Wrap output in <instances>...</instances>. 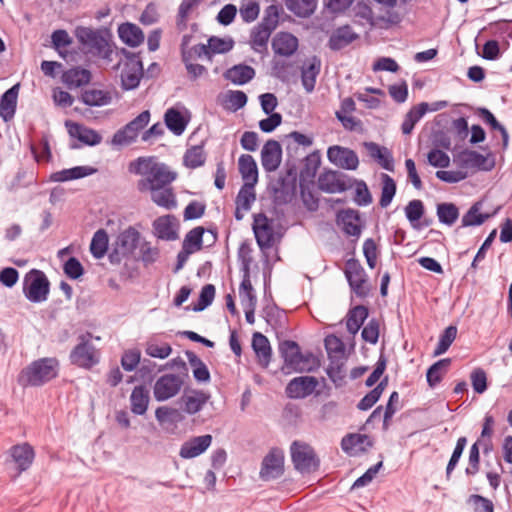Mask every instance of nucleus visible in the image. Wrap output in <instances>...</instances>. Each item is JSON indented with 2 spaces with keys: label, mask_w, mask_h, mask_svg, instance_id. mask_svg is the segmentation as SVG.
Returning a JSON list of instances; mask_svg holds the SVG:
<instances>
[{
  "label": "nucleus",
  "mask_w": 512,
  "mask_h": 512,
  "mask_svg": "<svg viewBox=\"0 0 512 512\" xmlns=\"http://www.w3.org/2000/svg\"><path fill=\"white\" fill-rule=\"evenodd\" d=\"M238 164L244 183L256 185L258 182V168L254 158L249 154H243L239 157Z\"/></svg>",
  "instance_id": "37"
},
{
  "label": "nucleus",
  "mask_w": 512,
  "mask_h": 512,
  "mask_svg": "<svg viewBox=\"0 0 512 512\" xmlns=\"http://www.w3.org/2000/svg\"><path fill=\"white\" fill-rule=\"evenodd\" d=\"M164 121L167 128L175 135L180 136L184 133L188 120L174 108H169L164 115Z\"/></svg>",
  "instance_id": "40"
},
{
  "label": "nucleus",
  "mask_w": 512,
  "mask_h": 512,
  "mask_svg": "<svg viewBox=\"0 0 512 512\" xmlns=\"http://www.w3.org/2000/svg\"><path fill=\"white\" fill-rule=\"evenodd\" d=\"M318 385L313 376H300L293 378L286 386V394L292 399H302L311 395Z\"/></svg>",
  "instance_id": "17"
},
{
  "label": "nucleus",
  "mask_w": 512,
  "mask_h": 512,
  "mask_svg": "<svg viewBox=\"0 0 512 512\" xmlns=\"http://www.w3.org/2000/svg\"><path fill=\"white\" fill-rule=\"evenodd\" d=\"M131 411L136 415L146 413L149 404V391L143 386L134 387L130 395Z\"/></svg>",
  "instance_id": "36"
},
{
  "label": "nucleus",
  "mask_w": 512,
  "mask_h": 512,
  "mask_svg": "<svg viewBox=\"0 0 512 512\" xmlns=\"http://www.w3.org/2000/svg\"><path fill=\"white\" fill-rule=\"evenodd\" d=\"M211 443L212 436L210 434L192 437L181 445L179 456L183 459L195 458L204 453Z\"/></svg>",
  "instance_id": "19"
},
{
  "label": "nucleus",
  "mask_w": 512,
  "mask_h": 512,
  "mask_svg": "<svg viewBox=\"0 0 512 512\" xmlns=\"http://www.w3.org/2000/svg\"><path fill=\"white\" fill-rule=\"evenodd\" d=\"M75 36L88 53L107 62L112 61L113 46L107 35L89 27L79 26L75 29Z\"/></svg>",
  "instance_id": "2"
},
{
  "label": "nucleus",
  "mask_w": 512,
  "mask_h": 512,
  "mask_svg": "<svg viewBox=\"0 0 512 512\" xmlns=\"http://www.w3.org/2000/svg\"><path fill=\"white\" fill-rule=\"evenodd\" d=\"M129 172L142 175L138 180L139 192L152 191L170 185L176 179V173L164 163L153 162L151 158L139 157L129 164Z\"/></svg>",
  "instance_id": "1"
},
{
  "label": "nucleus",
  "mask_w": 512,
  "mask_h": 512,
  "mask_svg": "<svg viewBox=\"0 0 512 512\" xmlns=\"http://www.w3.org/2000/svg\"><path fill=\"white\" fill-rule=\"evenodd\" d=\"M321 164V155L318 150L311 152L304 159L303 168L300 171L301 179H312L315 177Z\"/></svg>",
  "instance_id": "49"
},
{
  "label": "nucleus",
  "mask_w": 512,
  "mask_h": 512,
  "mask_svg": "<svg viewBox=\"0 0 512 512\" xmlns=\"http://www.w3.org/2000/svg\"><path fill=\"white\" fill-rule=\"evenodd\" d=\"M424 204L421 200H411L405 207V215L414 229H420L419 220L424 215Z\"/></svg>",
  "instance_id": "52"
},
{
  "label": "nucleus",
  "mask_w": 512,
  "mask_h": 512,
  "mask_svg": "<svg viewBox=\"0 0 512 512\" xmlns=\"http://www.w3.org/2000/svg\"><path fill=\"white\" fill-rule=\"evenodd\" d=\"M240 16L245 23L255 21L260 12L259 3L256 0H243L240 5Z\"/></svg>",
  "instance_id": "59"
},
{
  "label": "nucleus",
  "mask_w": 512,
  "mask_h": 512,
  "mask_svg": "<svg viewBox=\"0 0 512 512\" xmlns=\"http://www.w3.org/2000/svg\"><path fill=\"white\" fill-rule=\"evenodd\" d=\"M396 193V183L388 174H382V191L379 205L386 208L392 202Z\"/></svg>",
  "instance_id": "53"
},
{
  "label": "nucleus",
  "mask_w": 512,
  "mask_h": 512,
  "mask_svg": "<svg viewBox=\"0 0 512 512\" xmlns=\"http://www.w3.org/2000/svg\"><path fill=\"white\" fill-rule=\"evenodd\" d=\"M291 459L294 467L301 473H310L319 468V460L311 446L294 441L291 444Z\"/></svg>",
  "instance_id": "9"
},
{
  "label": "nucleus",
  "mask_w": 512,
  "mask_h": 512,
  "mask_svg": "<svg viewBox=\"0 0 512 512\" xmlns=\"http://www.w3.org/2000/svg\"><path fill=\"white\" fill-rule=\"evenodd\" d=\"M457 336V328L455 326H448L439 337L438 344L433 352V356L444 354Z\"/></svg>",
  "instance_id": "55"
},
{
  "label": "nucleus",
  "mask_w": 512,
  "mask_h": 512,
  "mask_svg": "<svg viewBox=\"0 0 512 512\" xmlns=\"http://www.w3.org/2000/svg\"><path fill=\"white\" fill-rule=\"evenodd\" d=\"M320 71L321 60L317 56H313L304 62L301 68V82L307 93L314 91Z\"/></svg>",
  "instance_id": "21"
},
{
  "label": "nucleus",
  "mask_w": 512,
  "mask_h": 512,
  "mask_svg": "<svg viewBox=\"0 0 512 512\" xmlns=\"http://www.w3.org/2000/svg\"><path fill=\"white\" fill-rule=\"evenodd\" d=\"M145 353L153 358L165 359L172 353V347L168 343L158 344L156 342H147Z\"/></svg>",
  "instance_id": "64"
},
{
  "label": "nucleus",
  "mask_w": 512,
  "mask_h": 512,
  "mask_svg": "<svg viewBox=\"0 0 512 512\" xmlns=\"http://www.w3.org/2000/svg\"><path fill=\"white\" fill-rule=\"evenodd\" d=\"M484 445V450L487 452L490 443H483L482 440H477L470 448L469 451V466L465 469L467 475H475L479 471L480 454L479 445Z\"/></svg>",
  "instance_id": "56"
},
{
  "label": "nucleus",
  "mask_w": 512,
  "mask_h": 512,
  "mask_svg": "<svg viewBox=\"0 0 512 512\" xmlns=\"http://www.w3.org/2000/svg\"><path fill=\"white\" fill-rule=\"evenodd\" d=\"M50 282L46 274L38 269H31L23 279V294L32 303H42L48 299Z\"/></svg>",
  "instance_id": "4"
},
{
  "label": "nucleus",
  "mask_w": 512,
  "mask_h": 512,
  "mask_svg": "<svg viewBox=\"0 0 512 512\" xmlns=\"http://www.w3.org/2000/svg\"><path fill=\"white\" fill-rule=\"evenodd\" d=\"M284 472V454L281 450L273 448L263 458L259 477L263 481H270L282 476Z\"/></svg>",
  "instance_id": "13"
},
{
  "label": "nucleus",
  "mask_w": 512,
  "mask_h": 512,
  "mask_svg": "<svg viewBox=\"0 0 512 512\" xmlns=\"http://www.w3.org/2000/svg\"><path fill=\"white\" fill-rule=\"evenodd\" d=\"M298 48V39L289 32H279L272 40V49L275 54L289 57Z\"/></svg>",
  "instance_id": "23"
},
{
  "label": "nucleus",
  "mask_w": 512,
  "mask_h": 512,
  "mask_svg": "<svg viewBox=\"0 0 512 512\" xmlns=\"http://www.w3.org/2000/svg\"><path fill=\"white\" fill-rule=\"evenodd\" d=\"M318 0H286V7L298 17L311 16L317 8Z\"/></svg>",
  "instance_id": "44"
},
{
  "label": "nucleus",
  "mask_w": 512,
  "mask_h": 512,
  "mask_svg": "<svg viewBox=\"0 0 512 512\" xmlns=\"http://www.w3.org/2000/svg\"><path fill=\"white\" fill-rule=\"evenodd\" d=\"M367 443L368 446H372V442L369 436L358 433H350L345 435L341 440V448L344 452L349 453L354 448L358 447L363 443Z\"/></svg>",
  "instance_id": "58"
},
{
  "label": "nucleus",
  "mask_w": 512,
  "mask_h": 512,
  "mask_svg": "<svg viewBox=\"0 0 512 512\" xmlns=\"http://www.w3.org/2000/svg\"><path fill=\"white\" fill-rule=\"evenodd\" d=\"M10 452L20 472L27 470L31 466L35 456L32 446L28 443L15 445L11 448Z\"/></svg>",
  "instance_id": "32"
},
{
  "label": "nucleus",
  "mask_w": 512,
  "mask_h": 512,
  "mask_svg": "<svg viewBox=\"0 0 512 512\" xmlns=\"http://www.w3.org/2000/svg\"><path fill=\"white\" fill-rule=\"evenodd\" d=\"M242 271L243 276L239 287V296L241 299V303L242 305L257 304V297L250 280L249 261H245L244 268L242 269Z\"/></svg>",
  "instance_id": "35"
},
{
  "label": "nucleus",
  "mask_w": 512,
  "mask_h": 512,
  "mask_svg": "<svg viewBox=\"0 0 512 512\" xmlns=\"http://www.w3.org/2000/svg\"><path fill=\"white\" fill-rule=\"evenodd\" d=\"M160 257V250L158 247L151 245L150 242H143L140 245V259L144 266L154 264Z\"/></svg>",
  "instance_id": "62"
},
{
  "label": "nucleus",
  "mask_w": 512,
  "mask_h": 512,
  "mask_svg": "<svg viewBox=\"0 0 512 512\" xmlns=\"http://www.w3.org/2000/svg\"><path fill=\"white\" fill-rule=\"evenodd\" d=\"M18 93L19 84H15L5 91L0 98V117L5 122L10 121L15 115Z\"/></svg>",
  "instance_id": "26"
},
{
  "label": "nucleus",
  "mask_w": 512,
  "mask_h": 512,
  "mask_svg": "<svg viewBox=\"0 0 512 512\" xmlns=\"http://www.w3.org/2000/svg\"><path fill=\"white\" fill-rule=\"evenodd\" d=\"M253 232L261 250L270 249L274 245V227L272 221L264 214L254 217Z\"/></svg>",
  "instance_id": "15"
},
{
  "label": "nucleus",
  "mask_w": 512,
  "mask_h": 512,
  "mask_svg": "<svg viewBox=\"0 0 512 512\" xmlns=\"http://www.w3.org/2000/svg\"><path fill=\"white\" fill-rule=\"evenodd\" d=\"M121 54L127 59L121 73V82L124 90H133L138 87L143 75V64L140 54L132 53L124 48Z\"/></svg>",
  "instance_id": "10"
},
{
  "label": "nucleus",
  "mask_w": 512,
  "mask_h": 512,
  "mask_svg": "<svg viewBox=\"0 0 512 512\" xmlns=\"http://www.w3.org/2000/svg\"><path fill=\"white\" fill-rule=\"evenodd\" d=\"M223 77L235 85H244L255 77V70L249 65L237 64L227 69Z\"/></svg>",
  "instance_id": "27"
},
{
  "label": "nucleus",
  "mask_w": 512,
  "mask_h": 512,
  "mask_svg": "<svg viewBox=\"0 0 512 512\" xmlns=\"http://www.w3.org/2000/svg\"><path fill=\"white\" fill-rule=\"evenodd\" d=\"M252 348L258 358V363L262 367H268L272 356L268 338L260 332H255L252 337Z\"/></svg>",
  "instance_id": "29"
},
{
  "label": "nucleus",
  "mask_w": 512,
  "mask_h": 512,
  "mask_svg": "<svg viewBox=\"0 0 512 512\" xmlns=\"http://www.w3.org/2000/svg\"><path fill=\"white\" fill-rule=\"evenodd\" d=\"M183 384L184 380L181 375L164 374L156 380L153 386L154 398L159 402L173 398L180 392Z\"/></svg>",
  "instance_id": "12"
},
{
  "label": "nucleus",
  "mask_w": 512,
  "mask_h": 512,
  "mask_svg": "<svg viewBox=\"0 0 512 512\" xmlns=\"http://www.w3.org/2000/svg\"><path fill=\"white\" fill-rule=\"evenodd\" d=\"M429 109V104L426 102H421L420 104L412 107L407 114L401 125L402 133L405 135L410 134L414 126L420 119L426 114Z\"/></svg>",
  "instance_id": "38"
},
{
  "label": "nucleus",
  "mask_w": 512,
  "mask_h": 512,
  "mask_svg": "<svg viewBox=\"0 0 512 512\" xmlns=\"http://www.w3.org/2000/svg\"><path fill=\"white\" fill-rule=\"evenodd\" d=\"M69 358L73 365L85 369H90L99 363V352L92 344L91 333L78 336V344L72 349Z\"/></svg>",
  "instance_id": "5"
},
{
  "label": "nucleus",
  "mask_w": 512,
  "mask_h": 512,
  "mask_svg": "<svg viewBox=\"0 0 512 512\" xmlns=\"http://www.w3.org/2000/svg\"><path fill=\"white\" fill-rule=\"evenodd\" d=\"M66 126L68 127L69 134L85 145L96 146L102 140V136L94 129L69 121L66 122Z\"/></svg>",
  "instance_id": "24"
},
{
  "label": "nucleus",
  "mask_w": 512,
  "mask_h": 512,
  "mask_svg": "<svg viewBox=\"0 0 512 512\" xmlns=\"http://www.w3.org/2000/svg\"><path fill=\"white\" fill-rule=\"evenodd\" d=\"M279 354L284 360L282 370L285 373L303 372L309 370V354L301 352L297 342L284 340L279 343Z\"/></svg>",
  "instance_id": "7"
},
{
  "label": "nucleus",
  "mask_w": 512,
  "mask_h": 512,
  "mask_svg": "<svg viewBox=\"0 0 512 512\" xmlns=\"http://www.w3.org/2000/svg\"><path fill=\"white\" fill-rule=\"evenodd\" d=\"M450 364V358H443L438 360L428 368L426 373V379L430 387L433 388L441 382L443 376L447 373Z\"/></svg>",
  "instance_id": "42"
},
{
  "label": "nucleus",
  "mask_w": 512,
  "mask_h": 512,
  "mask_svg": "<svg viewBox=\"0 0 512 512\" xmlns=\"http://www.w3.org/2000/svg\"><path fill=\"white\" fill-rule=\"evenodd\" d=\"M254 186L253 183H244L236 196V205L245 212L251 209L256 200Z\"/></svg>",
  "instance_id": "48"
},
{
  "label": "nucleus",
  "mask_w": 512,
  "mask_h": 512,
  "mask_svg": "<svg viewBox=\"0 0 512 512\" xmlns=\"http://www.w3.org/2000/svg\"><path fill=\"white\" fill-rule=\"evenodd\" d=\"M80 99L87 106L101 107L110 104L112 96L109 91L93 88L84 90Z\"/></svg>",
  "instance_id": "34"
},
{
  "label": "nucleus",
  "mask_w": 512,
  "mask_h": 512,
  "mask_svg": "<svg viewBox=\"0 0 512 512\" xmlns=\"http://www.w3.org/2000/svg\"><path fill=\"white\" fill-rule=\"evenodd\" d=\"M324 345L329 361L337 362L339 359H345V345L339 337L333 334L326 336Z\"/></svg>",
  "instance_id": "46"
},
{
  "label": "nucleus",
  "mask_w": 512,
  "mask_h": 512,
  "mask_svg": "<svg viewBox=\"0 0 512 512\" xmlns=\"http://www.w3.org/2000/svg\"><path fill=\"white\" fill-rule=\"evenodd\" d=\"M338 220L342 224L343 232L349 236L359 237L361 225L359 212L353 209L342 210L338 213Z\"/></svg>",
  "instance_id": "28"
},
{
  "label": "nucleus",
  "mask_w": 512,
  "mask_h": 512,
  "mask_svg": "<svg viewBox=\"0 0 512 512\" xmlns=\"http://www.w3.org/2000/svg\"><path fill=\"white\" fill-rule=\"evenodd\" d=\"M119 38L130 47H137L144 41L142 30L133 23H123L118 28Z\"/></svg>",
  "instance_id": "31"
},
{
  "label": "nucleus",
  "mask_w": 512,
  "mask_h": 512,
  "mask_svg": "<svg viewBox=\"0 0 512 512\" xmlns=\"http://www.w3.org/2000/svg\"><path fill=\"white\" fill-rule=\"evenodd\" d=\"M436 213L439 222L448 226H452L459 217V209L453 203L438 204Z\"/></svg>",
  "instance_id": "50"
},
{
  "label": "nucleus",
  "mask_w": 512,
  "mask_h": 512,
  "mask_svg": "<svg viewBox=\"0 0 512 512\" xmlns=\"http://www.w3.org/2000/svg\"><path fill=\"white\" fill-rule=\"evenodd\" d=\"M282 160V148L278 141L268 140L261 151V164L266 172L277 170Z\"/></svg>",
  "instance_id": "18"
},
{
  "label": "nucleus",
  "mask_w": 512,
  "mask_h": 512,
  "mask_svg": "<svg viewBox=\"0 0 512 512\" xmlns=\"http://www.w3.org/2000/svg\"><path fill=\"white\" fill-rule=\"evenodd\" d=\"M149 192L151 194V200L157 206L166 210H173L177 207L176 195L173 191V188L171 187V184Z\"/></svg>",
  "instance_id": "30"
},
{
  "label": "nucleus",
  "mask_w": 512,
  "mask_h": 512,
  "mask_svg": "<svg viewBox=\"0 0 512 512\" xmlns=\"http://www.w3.org/2000/svg\"><path fill=\"white\" fill-rule=\"evenodd\" d=\"M358 38L359 35L350 25H343L332 32L328 40V47L332 51H339L353 43Z\"/></svg>",
  "instance_id": "20"
},
{
  "label": "nucleus",
  "mask_w": 512,
  "mask_h": 512,
  "mask_svg": "<svg viewBox=\"0 0 512 512\" xmlns=\"http://www.w3.org/2000/svg\"><path fill=\"white\" fill-rule=\"evenodd\" d=\"M328 160L335 166L345 170H356L359 166V158L356 152L350 148L334 145L327 150Z\"/></svg>",
  "instance_id": "14"
},
{
  "label": "nucleus",
  "mask_w": 512,
  "mask_h": 512,
  "mask_svg": "<svg viewBox=\"0 0 512 512\" xmlns=\"http://www.w3.org/2000/svg\"><path fill=\"white\" fill-rule=\"evenodd\" d=\"M215 286L212 284H206L202 287L198 301L193 306V311L200 312L206 309L214 300L215 297Z\"/></svg>",
  "instance_id": "60"
},
{
  "label": "nucleus",
  "mask_w": 512,
  "mask_h": 512,
  "mask_svg": "<svg viewBox=\"0 0 512 512\" xmlns=\"http://www.w3.org/2000/svg\"><path fill=\"white\" fill-rule=\"evenodd\" d=\"M59 362L56 358L46 357L32 362L22 373L20 381L24 385L41 386L58 375Z\"/></svg>",
  "instance_id": "3"
},
{
  "label": "nucleus",
  "mask_w": 512,
  "mask_h": 512,
  "mask_svg": "<svg viewBox=\"0 0 512 512\" xmlns=\"http://www.w3.org/2000/svg\"><path fill=\"white\" fill-rule=\"evenodd\" d=\"M318 188L325 193H342L352 187L351 179L340 171L325 170L317 180Z\"/></svg>",
  "instance_id": "11"
},
{
  "label": "nucleus",
  "mask_w": 512,
  "mask_h": 512,
  "mask_svg": "<svg viewBox=\"0 0 512 512\" xmlns=\"http://www.w3.org/2000/svg\"><path fill=\"white\" fill-rule=\"evenodd\" d=\"M247 95L240 90H229L225 95V103L232 111H237L247 104Z\"/></svg>",
  "instance_id": "63"
},
{
  "label": "nucleus",
  "mask_w": 512,
  "mask_h": 512,
  "mask_svg": "<svg viewBox=\"0 0 512 512\" xmlns=\"http://www.w3.org/2000/svg\"><path fill=\"white\" fill-rule=\"evenodd\" d=\"M109 247V237L105 229H98L91 240L90 252L95 259H101L105 256Z\"/></svg>",
  "instance_id": "43"
},
{
  "label": "nucleus",
  "mask_w": 512,
  "mask_h": 512,
  "mask_svg": "<svg viewBox=\"0 0 512 512\" xmlns=\"http://www.w3.org/2000/svg\"><path fill=\"white\" fill-rule=\"evenodd\" d=\"M272 32L258 24L252 29L250 34V44L252 49L257 53L267 51V44Z\"/></svg>",
  "instance_id": "45"
},
{
  "label": "nucleus",
  "mask_w": 512,
  "mask_h": 512,
  "mask_svg": "<svg viewBox=\"0 0 512 512\" xmlns=\"http://www.w3.org/2000/svg\"><path fill=\"white\" fill-rule=\"evenodd\" d=\"M481 208V202L474 203L462 216L461 226L470 227L482 225L489 218V214L481 213Z\"/></svg>",
  "instance_id": "47"
},
{
  "label": "nucleus",
  "mask_w": 512,
  "mask_h": 512,
  "mask_svg": "<svg viewBox=\"0 0 512 512\" xmlns=\"http://www.w3.org/2000/svg\"><path fill=\"white\" fill-rule=\"evenodd\" d=\"M368 314V308L363 305L355 306L349 310L346 321L348 332L355 335L368 317Z\"/></svg>",
  "instance_id": "41"
},
{
  "label": "nucleus",
  "mask_w": 512,
  "mask_h": 512,
  "mask_svg": "<svg viewBox=\"0 0 512 512\" xmlns=\"http://www.w3.org/2000/svg\"><path fill=\"white\" fill-rule=\"evenodd\" d=\"M205 229L203 227H195L191 229L184 237L182 246L188 248L189 251L195 253L202 249L203 234Z\"/></svg>",
  "instance_id": "51"
},
{
  "label": "nucleus",
  "mask_w": 512,
  "mask_h": 512,
  "mask_svg": "<svg viewBox=\"0 0 512 512\" xmlns=\"http://www.w3.org/2000/svg\"><path fill=\"white\" fill-rule=\"evenodd\" d=\"M363 146L370 157L376 160L383 169L390 172L394 170V159L388 148L380 146L375 142H364Z\"/></svg>",
  "instance_id": "25"
},
{
  "label": "nucleus",
  "mask_w": 512,
  "mask_h": 512,
  "mask_svg": "<svg viewBox=\"0 0 512 512\" xmlns=\"http://www.w3.org/2000/svg\"><path fill=\"white\" fill-rule=\"evenodd\" d=\"M208 395L199 392L196 395L183 397L184 410L188 414H196L199 412L205 403L208 401Z\"/></svg>",
  "instance_id": "57"
},
{
  "label": "nucleus",
  "mask_w": 512,
  "mask_h": 512,
  "mask_svg": "<svg viewBox=\"0 0 512 512\" xmlns=\"http://www.w3.org/2000/svg\"><path fill=\"white\" fill-rule=\"evenodd\" d=\"M140 241L139 231L129 226L123 230L116 238L115 244L122 249L124 253L131 255Z\"/></svg>",
  "instance_id": "33"
},
{
  "label": "nucleus",
  "mask_w": 512,
  "mask_h": 512,
  "mask_svg": "<svg viewBox=\"0 0 512 512\" xmlns=\"http://www.w3.org/2000/svg\"><path fill=\"white\" fill-rule=\"evenodd\" d=\"M279 23V8L276 5H269L265 11L264 16L260 23H258L259 26H262L263 28H266L273 32Z\"/></svg>",
  "instance_id": "61"
},
{
  "label": "nucleus",
  "mask_w": 512,
  "mask_h": 512,
  "mask_svg": "<svg viewBox=\"0 0 512 512\" xmlns=\"http://www.w3.org/2000/svg\"><path fill=\"white\" fill-rule=\"evenodd\" d=\"M154 234L157 238L173 241L178 238L176 218L172 215L158 217L153 222Z\"/></svg>",
  "instance_id": "22"
},
{
  "label": "nucleus",
  "mask_w": 512,
  "mask_h": 512,
  "mask_svg": "<svg viewBox=\"0 0 512 512\" xmlns=\"http://www.w3.org/2000/svg\"><path fill=\"white\" fill-rule=\"evenodd\" d=\"M345 277L352 292L359 298H365L370 292L368 276L358 259L350 258L345 263Z\"/></svg>",
  "instance_id": "8"
},
{
  "label": "nucleus",
  "mask_w": 512,
  "mask_h": 512,
  "mask_svg": "<svg viewBox=\"0 0 512 512\" xmlns=\"http://www.w3.org/2000/svg\"><path fill=\"white\" fill-rule=\"evenodd\" d=\"M91 73L89 70L75 67L63 73L62 80L69 88H77L90 82Z\"/></svg>",
  "instance_id": "39"
},
{
  "label": "nucleus",
  "mask_w": 512,
  "mask_h": 512,
  "mask_svg": "<svg viewBox=\"0 0 512 512\" xmlns=\"http://www.w3.org/2000/svg\"><path fill=\"white\" fill-rule=\"evenodd\" d=\"M455 161L460 168H475L480 171H491L495 166L494 159H488L481 153L468 149L459 152Z\"/></svg>",
  "instance_id": "16"
},
{
  "label": "nucleus",
  "mask_w": 512,
  "mask_h": 512,
  "mask_svg": "<svg viewBox=\"0 0 512 512\" xmlns=\"http://www.w3.org/2000/svg\"><path fill=\"white\" fill-rule=\"evenodd\" d=\"M205 159V153L201 145L192 146L184 154L185 165L192 169L202 166Z\"/></svg>",
  "instance_id": "54"
},
{
  "label": "nucleus",
  "mask_w": 512,
  "mask_h": 512,
  "mask_svg": "<svg viewBox=\"0 0 512 512\" xmlns=\"http://www.w3.org/2000/svg\"><path fill=\"white\" fill-rule=\"evenodd\" d=\"M149 121L150 112L148 110L141 112L137 117L113 134L110 144L116 148L133 144L136 142L139 133L148 125Z\"/></svg>",
  "instance_id": "6"
}]
</instances>
